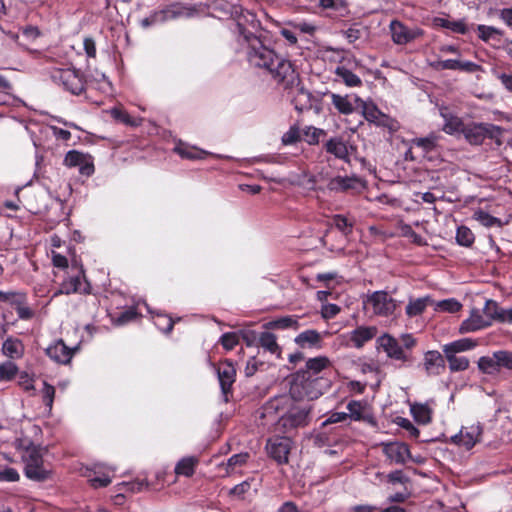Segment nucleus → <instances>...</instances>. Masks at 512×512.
I'll list each match as a JSON object with an SVG mask.
<instances>
[{"label": "nucleus", "mask_w": 512, "mask_h": 512, "mask_svg": "<svg viewBox=\"0 0 512 512\" xmlns=\"http://www.w3.org/2000/svg\"><path fill=\"white\" fill-rule=\"evenodd\" d=\"M238 42L245 50L246 59L250 66L262 69L270 74L272 79L284 89L292 88L299 82V76L292 63L277 54L274 49L265 44L260 36L237 22Z\"/></svg>", "instance_id": "nucleus-1"}, {"label": "nucleus", "mask_w": 512, "mask_h": 512, "mask_svg": "<svg viewBox=\"0 0 512 512\" xmlns=\"http://www.w3.org/2000/svg\"><path fill=\"white\" fill-rule=\"evenodd\" d=\"M311 407L300 405L288 395L277 396L269 400L262 408L265 425L274 424L276 431L289 433L304 427L309 422Z\"/></svg>", "instance_id": "nucleus-2"}, {"label": "nucleus", "mask_w": 512, "mask_h": 512, "mask_svg": "<svg viewBox=\"0 0 512 512\" xmlns=\"http://www.w3.org/2000/svg\"><path fill=\"white\" fill-rule=\"evenodd\" d=\"M328 387L327 379L297 372L291 382L288 396L294 401H311L319 398Z\"/></svg>", "instance_id": "nucleus-3"}, {"label": "nucleus", "mask_w": 512, "mask_h": 512, "mask_svg": "<svg viewBox=\"0 0 512 512\" xmlns=\"http://www.w3.org/2000/svg\"><path fill=\"white\" fill-rule=\"evenodd\" d=\"M18 448L25 465L26 477L34 481L46 480L50 475V470L44 465L41 448L27 439L21 440Z\"/></svg>", "instance_id": "nucleus-4"}, {"label": "nucleus", "mask_w": 512, "mask_h": 512, "mask_svg": "<svg viewBox=\"0 0 512 512\" xmlns=\"http://www.w3.org/2000/svg\"><path fill=\"white\" fill-rule=\"evenodd\" d=\"M503 128L491 123L471 122L466 124L463 136L471 145H481L486 138L492 139L500 146L502 144Z\"/></svg>", "instance_id": "nucleus-5"}, {"label": "nucleus", "mask_w": 512, "mask_h": 512, "mask_svg": "<svg viewBox=\"0 0 512 512\" xmlns=\"http://www.w3.org/2000/svg\"><path fill=\"white\" fill-rule=\"evenodd\" d=\"M365 309L378 317H390L395 314L398 304L385 291H375L364 300Z\"/></svg>", "instance_id": "nucleus-6"}, {"label": "nucleus", "mask_w": 512, "mask_h": 512, "mask_svg": "<svg viewBox=\"0 0 512 512\" xmlns=\"http://www.w3.org/2000/svg\"><path fill=\"white\" fill-rule=\"evenodd\" d=\"M51 78L74 95L81 94L85 89L83 74L75 68H56L52 71Z\"/></svg>", "instance_id": "nucleus-7"}, {"label": "nucleus", "mask_w": 512, "mask_h": 512, "mask_svg": "<svg viewBox=\"0 0 512 512\" xmlns=\"http://www.w3.org/2000/svg\"><path fill=\"white\" fill-rule=\"evenodd\" d=\"M377 334L375 326H359L351 332L341 334L337 337L340 345L362 348L365 343L372 340Z\"/></svg>", "instance_id": "nucleus-8"}, {"label": "nucleus", "mask_w": 512, "mask_h": 512, "mask_svg": "<svg viewBox=\"0 0 512 512\" xmlns=\"http://www.w3.org/2000/svg\"><path fill=\"white\" fill-rule=\"evenodd\" d=\"M366 188V182L355 175L336 176L329 180L327 189L333 192L360 193Z\"/></svg>", "instance_id": "nucleus-9"}, {"label": "nucleus", "mask_w": 512, "mask_h": 512, "mask_svg": "<svg viewBox=\"0 0 512 512\" xmlns=\"http://www.w3.org/2000/svg\"><path fill=\"white\" fill-rule=\"evenodd\" d=\"M390 32L392 40L395 44L404 45L412 42L422 35V30L419 28H408L402 22L393 20L390 23Z\"/></svg>", "instance_id": "nucleus-10"}, {"label": "nucleus", "mask_w": 512, "mask_h": 512, "mask_svg": "<svg viewBox=\"0 0 512 512\" xmlns=\"http://www.w3.org/2000/svg\"><path fill=\"white\" fill-rule=\"evenodd\" d=\"M72 293H90V284L86 281L84 275L79 274L63 280L59 289L54 292L52 297L54 298L62 294L69 295Z\"/></svg>", "instance_id": "nucleus-11"}, {"label": "nucleus", "mask_w": 512, "mask_h": 512, "mask_svg": "<svg viewBox=\"0 0 512 512\" xmlns=\"http://www.w3.org/2000/svg\"><path fill=\"white\" fill-rule=\"evenodd\" d=\"M491 324L487 319H485V315L482 309L472 308L470 310L469 316L462 321L459 331L461 333H472L485 328L490 327Z\"/></svg>", "instance_id": "nucleus-12"}, {"label": "nucleus", "mask_w": 512, "mask_h": 512, "mask_svg": "<svg viewBox=\"0 0 512 512\" xmlns=\"http://www.w3.org/2000/svg\"><path fill=\"white\" fill-rule=\"evenodd\" d=\"M377 343L389 358L403 362L408 360L405 350L393 336L384 334L377 339Z\"/></svg>", "instance_id": "nucleus-13"}, {"label": "nucleus", "mask_w": 512, "mask_h": 512, "mask_svg": "<svg viewBox=\"0 0 512 512\" xmlns=\"http://www.w3.org/2000/svg\"><path fill=\"white\" fill-rule=\"evenodd\" d=\"M482 427L479 423L463 427L459 434L452 437V441L458 445L471 449L479 440Z\"/></svg>", "instance_id": "nucleus-14"}, {"label": "nucleus", "mask_w": 512, "mask_h": 512, "mask_svg": "<svg viewBox=\"0 0 512 512\" xmlns=\"http://www.w3.org/2000/svg\"><path fill=\"white\" fill-rule=\"evenodd\" d=\"M354 101L357 107L362 109V113L367 121L381 126L388 124L389 118L382 113L374 103L364 101L358 96L354 97Z\"/></svg>", "instance_id": "nucleus-15"}, {"label": "nucleus", "mask_w": 512, "mask_h": 512, "mask_svg": "<svg viewBox=\"0 0 512 512\" xmlns=\"http://www.w3.org/2000/svg\"><path fill=\"white\" fill-rule=\"evenodd\" d=\"M268 454L279 464L288 462V454L290 451V443L286 438L269 439L266 444Z\"/></svg>", "instance_id": "nucleus-16"}, {"label": "nucleus", "mask_w": 512, "mask_h": 512, "mask_svg": "<svg viewBox=\"0 0 512 512\" xmlns=\"http://www.w3.org/2000/svg\"><path fill=\"white\" fill-rule=\"evenodd\" d=\"M383 453L396 464H404L410 458V451L406 444L400 442L382 443Z\"/></svg>", "instance_id": "nucleus-17"}, {"label": "nucleus", "mask_w": 512, "mask_h": 512, "mask_svg": "<svg viewBox=\"0 0 512 512\" xmlns=\"http://www.w3.org/2000/svg\"><path fill=\"white\" fill-rule=\"evenodd\" d=\"M77 349H71L62 340H57L46 349L47 355L57 363L67 364L70 362L74 351Z\"/></svg>", "instance_id": "nucleus-18"}, {"label": "nucleus", "mask_w": 512, "mask_h": 512, "mask_svg": "<svg viewBox=\"0 0 512 512\" xmlns=\"http://www.w3.org/2000/svg\"><path fill=\"white\" fill-rule=\"evenodd\" d=\"M217 374L222 392L227 394L235 382L236 369L234 365L228 360L220 363L217 368Z\"/></svg>", "instance_id": "nucleus-19"}, {"label": "nucleus", "mask_w": 512, "mask_h": 512, "mask_svg": "<svg viewBox=\"0 0 512 512\" xmlns=\"http://www.w3.org/2000/svg\"><path fill=\"white\" fill-rule=\"evenodd\" d=\"M295 343L302 349L322 347V336L319 332L313 329H308L295 337Z\"/></svg>", "instance_id": "nucleus-20"}, {"label": "nucleus", "mask_w": 512, "mask_h": 512, "mask_svg": "<svg viewBox=\"0 0 512 512\" xmlns=\"http://www.w3.org/2000/svg\"><path fill=\"white\" fill-rule=\"evenodd\" d=\"M356 95H339L336 93H331V101L336 110L344 115L352 114L357 107L356 102L354 101V97Z\"/></svg>", "instance_id": "nucleus-21"}, {"label": "nucleus", "mask_w": 512, "mask_h": 512, "mask_svg": "<svg viewBox=\"0 0 512 512\" xmlns=\"http://www.w3.org/2000/svg\"><path fill=\"white\" fill-rule=\"evenodd\" d=\"M424 368L429 375H439L445 369L443 356L438 351H428L424 356Z\"/></svg>", "instance_id": "nucleus-22"}, {"label": "nucleus", "mask_w": 512, "mask_h": 512, "mask_svg": "<svg viewBox=\"0 0 512 512\" xmlns=\"http://www.w3.org/2000/svg\"><path fill=\"white\" fill-rule=\"evenodd\" d=\"M326 150L328 153L333 154L336 158L344 160L346 162L349 161L351 146H348L347 143L339 138H331L326 143Z\"/></svg>", "instance_id": "nucleus-23"}, {"label": "nucleus", "mask_w": 512, "mask_h": 512, "mask_svg": "<svg viewBox=\"0 0 512 512\" xmlns=\"http://www.w3.org/2000/svg\"><path fill=\"white\" fill-rule=\"evenodd\" d=\"M441 116L444 118L443 131L450 135L462 134L466 124L463 121L452 114L447 109H441Z\"/></svg>", "instance_id": "nucleus-24"}, {"label": "nucleus", "mask_w": 512, "mask_h": 512, "mask_svg": "<svg viewBox=\"0 0 512 512\" xmlns=\"http://www.w3.org/2000/svg\"><path fill=\"white\" fill-rule=\"evenodd\" d=\"M2 353L9 359H20L24 355V345L17 338H7L2 345Z\"/></svg>", "instance_id": "nucleus-25"}, {"label": "nucleus", "mask_w": 512, "mask_h": 512, "mask_svg": "<svg viewBox=\"0 0 512 512\" xmlns=\"http://www.w3.org/2000/svg\"><path fill=\"white\" fill-rule=\"evenodd\" d=\"M410 412L418 424L426 425L431 422L433 411L428 404L414 403L410 406Z\"/></svg>", "instance_id": "nucleus-26"}, {"label": "nucleus", "mask_w": 512, "mask_h": 512, "mask_svg": "<svg viewBox=\"0 0 512 512\" xmlns=\"http://www.w3.org/2000/svg\"><path fill=\"white\" fill-rule=\"evenodd\" d=\"M331 361L326 356H318L307 360L305 370L299 373H308L309 375L317 376L322 370L328 368Z\"/></svg>", "instance_id": "nucleus-27"}, {"label": "nucleus", "mask_w": 512, "mask_h": 512, "mask_svg": "<svg viewBox=\"0 0 512 512\" xmlns=\"http://www.w3.org/2000/svg\"><path fill=\"white\" fill-rule=\"evenodd\" d=\"M198 463L199 460L195 456L184 457L176 464L174 469L175 474L178 476L191 477Z\"/></svg>", "instance_id": "nucleus-28"}, {"label": "nucleus", "mask_w": 512, "mask_h": 512, "mask_svg": "<svg viewBox=\"0 0 512 512\" xmlns=\"http://www.w3.org/2000/svg\"><path fill=\"white\" fill-rule=\"evenodd\" d=\"M438 137L431 134L424 138H415L411 141L413 146L420 150L419 156L425 157L426 154L432 152L437 145Z\"/></svg>", "instance_id": "nucleus-29"}, {"label": "nucleus", "mask_w": 512, "mask_h": 512, "mask_svg": "<svg viewBox=\"0 0 512 512\" xmlns=\"http://www.w3.org/2000/svg\"><path fill=\"white\" fill-rule=\"evenodd\" d=\"M174 151L179 154L182 158L186 159H203L208 155V152L198 149L194 146L187 145L185 143H179L175 146Z\"/></svg>", "instance_id": "nucleus-30"}, {"label": "nucleus", "mask_w": 512, "mask_h": 512, "mask_svg": "<svg viewBox=\"0 0 512 512\" xmlns=\"http://www.w3.org/2000/svg\"><path fill=\"white\" fill-rule=\"evenodd\" d=\"M335 75L348 87H358L362 84L360 77L350 71L345 65L337 66Z\"/></svg>", "instance_id": "nucleus-31"}, {"label": "nucleus", "mask_w": 512, "mask_h": 512, "mask_svg": "<svg viewBox=\"0 0 512 512\" xmlns=\"http://www.w3.org/2000/svg\"><path fill=\"white\" fill-rule=\"evenodd\" d=\"M260 346L278 358L281 355V349L277 343L276 336L270 332H263L259 336Z\"/></svg>", "instance_id": "nucleus-32"}, {"label": "nucleus", "mask_w": 512, "mask_h": 512, "mask_svg": "<svg viewBox=\"0 0 512 512\" xmlns=\"http://www.w3.org/2000/svg\"><path fill=\"white\" fill-rule=\"evenodd\" d=\"M476 346V343L469 339V338H463L460 340H456L454 342H451L449 344L444 345L443 352L444 354H454L458 352L467 351L470 349H473Z\"/></svg>", "instance_id": "nucleus-33"}, {"label": "nucleus", "mask_w": 512, "mask_h": 512, "mask_svg": "<svg viewBox=\"0 0 512 512\" xmlns=\"http://www.w3.org/2000/svg\"><path fill=\"white\" fill-rule=\"evenodd\" d=\"M430 303L431 299L429 297L410 299L406 306V314L409 317L420 315Z\"/></svg>", "instance_id": "nucleus-34"}, {"label": "nucleus", "mask_w": 512, "mask_h": 512, "mask_svg": "<svg viewBox=\"0 0 512 512\" xmlns=\"http://www.w3.org/2000/svg\"><path fill=\"white\" fill-rule=\"evenodd\" d=\"M109 113L115 120L128 126L136 127L142 122L141 118H133L125 110L118 107L112 108Z\"/></svg>", "instance_id": "nucleus-35"}, {"label": "nucleus", "mask_w": 512, "mask_h": 512, "mask_svg": "<svg viewBox=\"0 0 512 512\" xmlns=\"http://www.w3.org/2000/svg\"><path fill=\"white\" fill-rule=\"evenodd\" d=\"M479 369L486 374H495L500 371L498 362L496 361V352L491 356H483L478 361Z\"/></svg>", "instance_id": "nucleus-36"}, {"label": "nucleus", "mask_w": 512, "mask_h": 512, "mask_svg": "<svg viewBox=\"0 0 512 512\" xmlns=\"http://www.w3.org/2000/svg\"><path fill=\"white\" fill-rule=\"evenodd\" d=\"M18 366L12 361L0 363V383H6L14 380L18 374Z\"/></svg>", "instance_id": "nucleus-37"}, {"label": "nucleus", "mask_w": 512, "mask_h": 512, "mask_svg": "<svg viewBox=\"0 0 512 512\" xmlns=\"http://www.w3.org/2000/svg\"><path fill=\"white\" fill-rule=\"evenodd\" d=\"M437 25L449 29L455 33L466 34L467 26L463 20H450L447 18H437Z\"/></svg>", "instance_id": "nucleus-38"}, {"label": "nucleus", "mask_w": 512, "mask_h": 512, "mask_svg": "<svg viewBox=\"0 0 512 512\" xmlns=\"http://www.w3.org/2000/svg\"><path fill=\"white\" fill-rule=\"evenodd\" d=\"M183 14L182 8L179 5H170L162 10L156 11V17H158L160 23L176 19Z\"/></svg>", "instance_id": "nucleus-39"}, {"label": "nucleus", "mask_w": 512, "mask_h": 512, "mask_svg": "<svg viewBox=\"0 0 512 512\" xmlns=\"http://www.w3.org/2000/svg\"><path fill=\"white\" fill-rule=\"evenodd\" d=\"M248 458V453H240L231 456L225 464L226 474L230 475L235 473L238 467H242L247 462ZM221 466H224V464Z\"/></svg>", "instance_id": "nucleus-40"}, {"label": "nucleus", "mask_w": 512, "mask_h": 512, "mask_svg": "<svg viewBox=\"0 0 512 512\" xmlns=\"http://www.w3.org/2000/svg\"><path fill=\"white\" fill-rule=\"evenodd\" d=\"M449 368L451 371H463L469 366V360L464 356H456L454 354H445Z\"/></svg>", "instance_id": "nucleus-41"}, {"label": "nucleus", "mask_w": 512, "mask_h": 512, "mask_svg": "<svg viewBox=\"0 0 512 512\" xmlns=\"http://www.w3.org/2000/svg\"><path fill=\"white\" fill-rule=\"evenodd\" d=\"M474 234L473 232L466 226H460L457 229L456 233V241L458 244L462 246L469 247L474 242Z\"/></svg>", "instance_id": "nucleus-42"}, {"label": "nucleus", "mask_w": 512, "mask_h": 512, "mask_svg": "<svg viewBox=\"0 0 512 512\" xmlns=\"http://www.w3.org/2000/svg\"><path fill=\"white\" fill-rule=\"evenodd\" d=\"M461 307V303L454 298L441 300L437 302L435 305L436 310L449 313L458 312L461 309Z\"/></svg>", "instance_id": "nucleus-43"}, {"label": "nucleus", "mask_w": 512, "mask_h": 512, "mask_svg": "<svg viewBox=\"0 0 512 512\" xmlns=\"http://www.w3.org/2000/svg\"><path fill=\"white\" fill-rule=\"evenodd\" d=\"M473 218L485 227L500 225V220L483 210H477L473 214Z\"/></svg>", "instance_id": "nucleus-44"}, {"label": "nucleus", "mask_w": 512, "mask_h": 512, "mask_svg": "<svg viewBox=\"0 0 512 512\" xmlns=\"http://www.w3.org/2000/svg\"><path fill=\"white\" fill-rule=\"evenodd\" d=\"M333 224L345 236L352 232L353 222L343 215H335L333 217Z\"/></svg>", "instance_id": "nucleus-45"}, {"label": "nucleus", "mask_w": 512, "mask_h": 512, "mask_svg": "<svg viewBox=\"0 0 512 512\" xmlns=\"http://www.w3.org/2000/svg\"><path fill=\"white\" fill-rule=\"evenodd\" d=\"M364 408L365 406L360 401H350L347 404V410L349 411L348 417L355 421L364 419Z\"/></svg>", "instance_id": "nucleus-46"}, {"label": "nucleus", "mask_w": 512, "mask_h": 512, "mask_svg": "<svg viewBox=\"0 0 512 512\" xmlns=\"http://www.w3.org/2000/svg\"><path fill=\"white\" fill-rule=\"evenodd\" d=\"M86 156L76 150L69 151L64 158V164L67 167H78Z\"/></svg>", "instance_id": "nucleus-47"}, {"label": "nucleus", "mask_w": 512, "mask_h": 512, "mask_svg": "<svg viewBox=\"0 0 512 512\" xmlns=\"http://www.w3.org/2000/svg\"><path fill=\"white\" fill-rule=\"evenodd\" d=\"M496 361L500 369L505 368L512 370V352L507 350L496 351Z\"/></svg>", "instance_id": "nucleus-48"}, {"label": "nucleus", "mask_w": 512, "mask_h": 512, "mask_svg": "<svg viewBox=\"0 0 512 512\" xmlns=\"http://www.w3.org/2000/svg\"><path fill=\"white\" fill-rule=\"evenodd\" d=\"M498 306L499 305L496 301L492 299H487L485 301L484 307L482 308V311L485 315V319H487L491 325L495 320Z\"/></svg>", "instance_id": "nucleus-49"}, {"label": "nucleus", "mask_w": 512, "mask_h": 512, "mask_svg": "<svg viewBox=\"0 0 512 512\" xmlns=\"http://www.w3.org/2000/svg\"><path fill=\"white\" fill-rule=\"evenodd\" d=\"M155 325L161 331L169 333L173 329L174 321L171 319V317L162 314H157V317L155 319Z\"/></svg>", "instance_id": "nucleus-50"}, {"label": "nucleus", "mask_w": 512, "mask_h": 512, "mask_svg": "<svg viewBox=\"0 0 512 512\" xmlns=\"http://www.w3.org/2000/svg\"><path fill=\"white\" fill-rule=\"evenodd\" d=\"M477 30L479 32V37L483 41H489L490 39L500 35L499 30L492 26L478 25Z\"/></svg>", "instance_id": "nucleus-51"}, {"label": "nucleus", "mask_w": 512, "mask_h": 512, "mask_svg": "<svg viewBox=\"0 0 512 512\" xmlns=\"http://www.w3.org/2000/svg\"><path fill=\"white\" fill-rule=\"evenodd\" d=\"M18 385L27 392L35 390L34 379L26 371H23L19 374Z\"/></svg>", "instance_id": "nucleus-52"}, {"label": "nucleus", "mask_w": 512, "mask_h": 512, "mask_svg": "<svg viewBox=\"0 0 512 512\" xmlns=\"http://www.w3.org/2000/svg\"><path fill=\"white\" fill-rule=\"evenodd\" d=\"M220 342L226 350H232L239 343V337L236 333L228 332L221 336Z\"/></svg>", "instance_id": "nucleus-53"}, {"label": "nucleus", "mask_w": 512, "mask_h": 512, "mask_svg": "<svg viewBox=\"0 0 512 512\" xmlns=\"http://www.w3.org/2000/svg\"><path fill=\"white\" fill-rule=\"evenodd\" d=\"M396 424L405 429L413 438H417L420 434L419 430L407 418L398 417L396 420Z\"/></svg>", "instance_id": "nucleus-54"}, {"label": "nucleus", "mask_w": 512, "mask_h": 512, "mask_svg": "<svg viewBox=\"0 0 512 512\" xmlns=\"http://www.w3.org/2000/svg\"><path fill=\"white\" fill-rule=\"evenodd\" d=\"M19 480V473L16 469L6 467L0 470V482H15Z\"/></svg>", "instance_id": "nucleus-55"}, {"label": "nucleus", "mask_w": 512, "mask_h": 512, "mask_svg": "<svg viewBox=\"0 0 512 512\" xmlns=\"http://www.w3.org/2000/svg\"><path fill=\"white\" fill-rule=\"evenodd\" d=\"M54 395H55V388L52 385H49L48 383L44 382V386L42 389V396H43V401H44L45 405L49 408V410H51V408H52Z\"/></svg>", "instance_id": "nucleus-56"}, {"label": "nucleus", "mask_w": 512, "mask_h": 512, "mask_svg": "<svg viewBox=\"0 0 512 512\" xmlns=\"http://www.w3.org/2000/svg\"><path fill=\"white\" fill-rule=\"evenodd\" d=\"M23 300H24V296L22 294H19V293L13 292V291H8V292L0 291V301L15 304V303L23 302Z\"/></svg>", "instance_id": "nucleus-57"}, {"label": "nucleus", "mask_w": 512, "mask_h": 512, "mask_svg": "<svg viewBox=\"0 0 512 512\" xmlns=\"http://www.w3.org/2000/svg\"><path fill=\"white\" fill-rule=\"evenodd\" d=\"M512 323V308L504 309L498 306L494 322Z\"/></svg>", "instance_id": "nucleus-58"}, {"label": "nucleus", "mask_w": 512, "mask_h": 512, "mask_svg": "<svg viewBox=\"0 0 512 512\" xmlns=\"http://www.w3.org/2000/svg\"><path fill=\"white\" fill-rule=\"evenodd\" d=\"M324 134L322 129H318L315 127H308L305 131L306 141L309 144H316L319 142V138Z\"/></svg>", "instance_id": "nucleus-59"}, {"label": "nucleus", "mask_w": 512, "mask_h": 512, "mask_svg": "<svg viewBox=\"0 0 512 512\" xmlns=\"http://www.w3.org/2000/svg\"><path fill=\"white\" fill-rule=\"evenodd\" d=\"M271 325L273 327L281 328V329H285V328H289V327H297V320L291 316H286V317H282V318L274 321L273 323H271Z\"/></svg>", "instance_id": "nucleus-60"}, {"label": "nucleus", "mask_w": 512, "mask_h": 512, "mask_svg": "<svg viewBox=\"0 0 512 512\" xmlns=\"http://www.w3.org/2000/svg\"><path fill=\"white\" fill-rule=\"evenodd\" d=\"M79 172L85 176H91L94 173V164L90 156H86L82 163L78 166Z\"/></svg>", "instance_id": "nucleus-61"}, {"label": "nucleus", "mask_w": 512, "mask_h": 512, "mask_svg": "<svg viewBox=\"0 0 512 512\" xmlns=\"http://www.w3.org/2000/svg\"><path fill=\"white\" fill-rule=\"evenodd\" d=\"M89 482L93 488L106 487L111 483V478L106 475L94 477L89 476Z\"/></svg>", "instance_id": "nucleus-62"}, {"label": "nucleus", "mask_w": 512, "mask_h": 512, "mask_svg": "<svg viewBox=\"0 0 512 512\" xmlns=\"http://www.w3.org/2000/svg\"><path fill=\"white\" fill-rule=\"evenodd\" d=\"M263 363L259 362L256 357H252L247 361L246 367H245V375L247 377L253 376L256 371L259 369L260 366H262Z\"/></svg>", "instance_id": "nucleus-63"}, {"label": "nucleus", "mask_w": 512, "mask_h": 512, "mask_svg": "<svg viewBox=\"0 0 512 512\" xmlns=\"http://www.w3.org/2000/svg\"><path fill=\"white\" fill-rule=\"evenodd\" d=\"M339 312H340V308L336 304H326L322 307V310H321L322 316L325 319L333 318Z\"/></svg>", "instance_id": "nucleus-64"}]
</instances>
